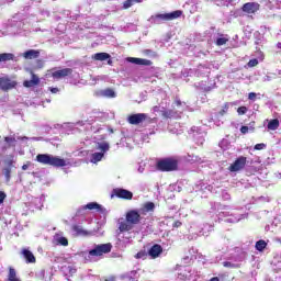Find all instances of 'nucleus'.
<instances>
[{"label":"nucleus","instance_id":"f257e3e1","mask_svg":"<svg viewBox=\"0 0 281 281\" xmlns=\"http://www.w3.org/2000/svg\"><path fill=\"white\" fill-rule=\"evenodd\" d=\"M36 161L44 166H53V168H65V166H67V161L65 159L49 154H38L36 156Z\"/></svg>","mask_w":281,"mask_h":281},{"label":"nucleus","instance_id":"f03ea898","mask_svg":"<svg viewBox=\"0 0 281 281\" xmlns=\"http://www.w3.org/2000/svg\"><path fill=\"white\" fill-rule=\"evenodd\" d=\"M183 15V11L181 10H176L172 11L171 13H158L156 15H151L149 21L154 25H161L162 21H175V19H180V16Z\"/></svg>","mask_w":281,"mask_h":281},{"label":"nucleus","instance_id":"7ed1b4c3","mask_svg":"<svg viewBox=\"0 0 281 281\" xmlns=\"http://www.w3.org/2000/svg\"><path fill=\"white\" fill-rule=\"evenodd\" d=\"M179 168V161L173 158H165L160 159L156 164V169L160 172H173L175 170H178Z\"/></svg>","mask_w":281,"mask_h":281},{"label":"nucleus","instance_id":"20e7f679","mask_svg":"<svg viewBox=\"0 0 281 281\" xmlns=\"http://www.w3.org/2000/svg\"><path fill=\"white\" fill-rule=\"evenodd\" d=\"M112 249L113 245L111 243L99 244L95 245L93 249L89 250V256H92L93 258H100L104 254H111Z\"/></svg>","mask_w":281,"mask_h":281},{"label":"nucleus","instance_id":"39448f33","mask_svg":"<svg viewBox=\"0 0 281 281\" xmlns=\"http://www.w3.org/2000/svg\"><path fill=\"white\" fill-rule=\"evenodd\" d=\"M245 166H247V157L239 156L235 159V161L228 167L229 172H240V170H245Z\"/></svg>","mask_w":281,"mask_h":281},{"label":"nucleus","instance_id":"423d86ee","mask_svg":"<svg viewBox=\"0 0 281 281\" xmlns=\"http://www.w3.org/2000/svg\"><path fill=\"white\" fill-rule=\"evenodd\" d=\"M113 196H116L117 199H123L124 201H133V192L122 188L113 189L111 199H113Z\"/></svg>","mask_w":281,"mask_h":281},{"label":"nucleus","instance_id":"0eeeda50","mask_svg":"<svg viewBox=\"0 0 281 281\" xmlns=\"http://www.w3.org/2000/svg\"><path fill=\"white\" fill-rule=\"evenodd\" d=\"M125 221L133 225H139L142 223V213L137 210H130L125 215Z\"/></svg>","mask_w":281,"mask_h":281},{"label":"nucleus","instance_id":"6e6552de","mask_svg":"<svg viewBox=\"0 0 281 281\" xmlns=\"http://www.w3.org/2000/svg\"><path fill=\"white\" fill-rule=\"evenodd\" d=\"M148 120V114L146 113H136V114H131L127 117L128 124H132L133 126H137L142 124L143 122H146Z\"/></svg>","mask_w":281,"mask_h":281},{"label":"nucleus","instance_id":"1a4fd4ad","mask_svg":"<svg viewBox=\"0 0 281 281\" xmlns=\"http://www.w3.org/2000/svg\"><path fill=\"white\" fill-rule=\"evenodd\" d=\"M260 10V3L258 2H246L241 7V11L246 14H256Z\"/></svg>","mask_w":281,"mask_h":281},{"label":"nucleus","instance_id":"9d476101","mask_svg":"<svg viewBox=\"0 0 281 281\" xmlns=\"http://www.w3.org/2000/svg\"><path fill=\"white\" fill-rule=\"evenodd\" d=\"M74 74V69L71 68H64L57 71L52 72V78L54 80H63V78H67Z\"/></svg>","mask_w":281,"mask_h":281},{"label":"nucleus","instance_id":"9b49d317","mask_svg":"<svg viewBox=\"0 0 281 281\" xmlns=\"http://www.w3.org/2000/svg\"><path fill=\"white\" fill-rule=\"evenodd\" d=\"M71 229H72L75 236H81L83 238H87V237L93 235V232L85 229V227H82V226H80L78 224L72 225Z\"/></svg>","mask_w":281,"mask_h":281},{"label":"nucleus","instance_id":"f8f14e48","mask_svg":"<svg viewBox=\"0 0 281 281\" xmlns=\"http://www.w3.org/2000/svg\"><path fill=\"white\" fill-rule=\"evenodd\" d=\"M14 87H16L15 81L9 78H0V89H2V91H10V89H14Z\"/></svg>","mask_w":281,"mask_h":281},{"label":"nucleus","instance_id":"ddd939ff","mask_svg":"<svg viewBox=\"0 0 281 281\" xmlns=\"http://www.w3.org/2000/svg\"><path fill=\"white\" fill-rule=\"evenodd\" d=\"M147 254L148 256H150V258H153V260H155V258H159V256L164 254V248L161 247V245L156 244L148 250Z\"/></svg>","mask_w":281,"mask_h":281},{"label":"nucleus","instance_id":"4468645a","mask_svg":"<svg viewBox=\"0 0 281 281\" xmlns=\"http://www.w3.org/2000/svg\"><path fill=\"white\" fill-rule=\"evenodd\" d=\"M32 79L23 81V87L26 89H31V87H37V85H41V79L36 74L31 72Z\"/></svg>","mask_w":281,"mask_h":281},{"label":"nucleus","instance_id":"2eb2a0df","mask_svg":"<svg viewBox=\"0 0 281 281\" xmlns=\"http://www.w3.org/2000/svg\"><path fill=\"white\" fill-rule=\"evenodd\" d=\"M25 60H36V58L41 57V50L29 49L22 54Z\"/></svg>","mask_w":281,"mask_h":281},{"label":"nucleus","instance_id":"dca6fc26","mask_svg":"<svg viewBox=\"0 0 281 281\" xmlns=\"http://www.w3.org/2000/svg\"><path fill=\"white\" fill-rule=\"evenodd\" d=\"M130 63H134V65H143L144 67H150V65H153V61L150 59H144V58H137V57H131Z\"/></svg>","mask_w":281,"mask_h":281},{"label":"nucleus","instance_id":"f3484780","mask_svg":"<svg viewBox=\"0 0 281 281\" xmlns=\"http://www.w3.org/2000/svg\"><path fill=\"white\" fill-rule=\"evenodd\" d=\"M22 255L24 256V259L26 260L27 265H34V262H36V257L31 250L23 249Z\"/></svg>","mask_w":281,"mask_h":281},{"label":"nucleus","instance_id":"a211bd4d","mask_svg":"<svg viewBox=\"0 0 281 281\" xmlns=\"http://www.w3.org/2000/svg\"><path fill=\"white\" fill-rule=\"evenodd\" d=\"M148 212H155V203L153 202H147L143 205V207L139 209V213L143 216H146V214H148Z\"/></svg>","mask_w":281,"mask_h":281},{"label":"nucleus","instance_id":"6ab92c4d","mask_svg":"<svg viewBox=\"0 0 281 281\" xmlns=\"http://www.w3.org/2000/svg\"><path fill=\"white\" fill-rule=\"evenodd\" d=\"M109 58H111V55L109 53H95L92 56L93 60H100V61L109 60Z\"/></svg>","mask_w":281,"mask_h":281},{"label":"nucleus","instance_id":"aec40b11","mask_svg":"<svg viewBox=\"0 0 281 281\" xmlns=\"http://www.w3.org/2000/svg\"><path fill=\"white\" fill-rule=\"evenodd\" d=\"M119 229L120 232H131V229H133V224L130 223L128 221L121 222L119 224Z\"/></svg>","mask_w":281,"mask_h":281},{"label":"nucleus","instance_id":"412c9836","mask_svg":"<svg viewBox=\"0 0 281 281\" xmlns=\"http://www.w3.org/2000/svg\"><path fill=\"white\" fill-rule=\"evenodd\" d=\"M83 210H97V212L102 211V205L98 202H90L83 206Z\"/></svg>","mask_w":281,"mask_h":281},{"label":"nucleus","instance_id":"4be33fe9","mask_svg":"<svg viewBox=\"0 0 281 281\" xmlns=\"http://www.w3.org/2000/svg\"><path fill=\"white\" fill-rule=\"evenodd\" d=\"M278 128H280V121L278 119L271 120L268 123L269 131H278Z\"/></svg>","mask_w":281,"mask_h":281},{"label":"nucleus","instance_id":"5701e85b","mask_svg":"<svg viewBox=\"0 0 281 281\" xmlns=\"http://www.w3.org/2000/svg\"><path fill=\"white\" fill-rule=\"evenodd\" d=\"M8 60H14V54L12 53L0 54V63H5Z\"/></svg>","mask_w":281,"mask_h":281},{"label":"nucleus","instance_id":"b1692460","mask_svg":"<svg viewBox=\"0 0 281 281\" xmlns=\"http://www.w3.org/2000/svg\"><path fill=\"white\" fill-rule=\"evenodd\" d=\"M101 95H103V98H115V90L111 89V88H106L105 90H102Z\"/></svg>","mask_w":281,"mask_h":281},{"label":"nucleus","instance_id":"393cba45","mask_svg":"<svg viewBox=\"0 0 281 281\" xmlns=\"http://www.w3.org/2000/svg\"><path fill=\"white\" fill-rule=\"evenodd\" d=\"M255 249H257V251H265V249H267V241L263 239L256 241Z\"/></svg>","mask_w":281,"mask_h":281},{"label":"nucleus","instance_id":"a878e982","mask_svg":"<svg viewBox=\"0 0 281 281\" xmlns=\"http://www.w3.org/2000/svg\"><path fill=\"white\" fill-rule=\"evenodd\" d=\"M103 158H104V153H94L91 156V162L98 164V161H102Z\"/></svg>","mask_w":281,"mask_h":281},{"label":"nucleus","instance_id":"bb28decb","mask_svg":"<svg viewBox=\"0 0 281 281\" xmlns=\"http://www.w3.org/2000/svg\"><path fill=\"white\" fill-rule=\"evenodd\" d=\"M4 142L8 144V146L4 147V150H7V148H12V146H15L14 144H16V138L15 137L5 136L4 137Z\"/></svg>","mask_w":281,"mask_h":281},{"label":"nucleus","instance_id":"cd10ccee","mask_svg":"<svg viewBox=\"0 0 281 281\" xmlns=\"http://www.w3.org/2000/svg\"><path fill=\"white\" fill-rule=\"evenodd\" d=\"M134 258H136V260H146L148 258V251L146 250H139Z\"/></svg>","mask_w":281,"mask_h":281},{"label":"nucleus","instance_id":"c85d7f7f","mask_svg":"<svg viewBox=\"0 0 281 281\" xmlns=\"http://www.w3.org/2000/svg\"><path fill=\"white\" fill-rule=\"evenodd\" d=\"M162 117H165L166 120L173 117L175 115H177V112H175L173 110H164L161 112Z\"/></svg>","mask_w":281,"mask_h":281},{"label":"nucleus","instance_id":"c756f323","mask_svg":"<svg viewBox=\"0 0 281 281\" xmlns=\"http://www.w3.org/2000/svg\"><path fill=\"white\" fill-rule=\"evenodd\" d=\"M227 43H229V38L220 37L216 40L215 45H217V47H223V45H227Z\"/></svg>","mask_w":281,"mask_h":281},{"label":"nucleus","instance_id":"7c9ffc66","mask_svg":"<svg viewBox=\"0 0 281 281\" xmlns=\"http://www.w3.org/2000/svg\"><path fill=\"white\" fill-rule=\"evenodd\" d=\"M110 145L109 143L104 142V143H101L99 144V150H101L104 155V153H108V150L110 149Z\"/></svg>","mask_w":281,"mask_h":281},{"label":"nucleus","instance_id":"2f4dec72","mask_svg":"<svg viewBox=\"0 0 281 281\" xmlns=\"http://www.w3.org/2000/svg\"><path fill=\"white\" fill-rule=\"evenodd\" d=\"M227 111H229V103H225L223 105V109L220 111V115L223 117V115L227 114Z\"/></svg>","mask_w":281,"mask_h":281},{"label":"nucleus","instance_id":"473e14b6","mask_svg":"<svg viewBox=\"0 0 281 281\" xmlns=\"http://www.w3.org/2000/svg\"><path fill=\"white\" fill-rule=\"evenodd\" d=\"M223 267H226L228 269H238V265L232 263L229 261H224Z\"/></svg>","mask_w":281,"mask_h":281},{"label":"nucleus","instance_id":"72a5a7b5","mask_svg":"<svg viewBox=\"0 0 281 281\" xmlns=\"http://www.w3.org/2000/svg\"><path fill=\"white\" fill-rule=\"evenodd\" d=\"M59 245H63V247H67V245H69V240L67 239V237H60L58 239Z\"/></svg>","mask_w":281,"mask_h":281},{"label":"nucleus","instance_id":"f704fd0d","mask_svg":"<svg viewBox=\"0 0 281 281\" xmlns=\"http://www.w3.org/2000/svg\"><path fill=\"white\" fill-rule=\"evenodd\" d=\"M132 7H133V0H126V1L123 3L124 10H128V8H132Z\"/></svg>","mask_w":281,"mask_h":281},{"label":"nucleus","instance_id":"c9c22d12","mask_svg":"<svg viewBox=\"0 0 281 281\" xmlns=\"http://www.w3.org/2000/svg\"><path fill=\"white\" fill-rule=\"evenodd\" d=\"M267 148V145L263 143H259L255 145V150H265Z\"/></svg>","mask_w":281,"mask_h":281},{"label":"nucleus","instance_id":"e433bc0d","mask_svg":"<svg viewBox=\"0 0 281 281\" xmlns=\"http://www.w3.org/2000/svg\"><path fill=\"white\" fill-rule=\"evenodd\" d=\"M237 113L238 115H245V113H247V106H239Z\"/></svg>","mask_w":281,"mask_h":281},{"label":"nucleus","instance_id":"4c0bfd02","mask_svg":"<svg viewBox=\"0 0 281 281\" xmlns=\"http://www.w3.org/2000/svg\"><path fill=\"white\" fill-rule=\"evenodd\" d=\"M258 59L254 58L248 61V67H257Z\"/></svg>","mask_w":281,"mask_h":281},{"label":"nucleus","instance_id":"58836bf2","mask_svg":"<svg viewBox=\"0 0 281 281\" xmlns=\"http://www.w3.org/2000/svg\"><path fill=\"white\" fill-rule=\"evenodd\" d=\"M240 133H241L243 135H247V133H249V127L243 125V126L240 127Z\"/></svg>","mask_w":281,"mask_h":281},{"label":"nucleus","instance_id":"ea45409f","mask_svg":"<svg viewBox=\"0 0 281 281\" xmlns=\"http://www.w3.org/2000/svg\"><path fill=\"white\" fill-rule=\"evenodd\" d=\"M7 196L8 195L5 194V192L0 191V205H1V203H3L5 201Z\"/></svg>","mask_w":281,"mask_h":281},{"label":"nucleus","instance_id":"a19ab883","mask_svg":"<svg viewBox=\"0 0 281 281\" xmlns=\"http://www.w3.org/2000/svg\"><path fill=\"white\" fill-rule=\"evenodd\" d=\"M10 172H11L10 168L4 169V176L7 181H10Z\"/></svg>","mask_w":281,"mask_h":281},{"label":"nucleus","instance_id":"79ce46f5","mask_svg":"<svg viewBox=\"0 0 281 281\" xmlns=\"http://www.w3.org/2000/svg\"><path fill=\"white\" fill-rule=\"evenodd\" d=\"M181 225H183V223H182L181 221H176V222L172 224V227L179 228V227H181Z\"/></svg>","mask_w":281,"mask_h":281},{"label":"nucleus","instance_id":"37998d69","mask_svg":"<svg viewBox=\"0 0 281 281\" xmlns=\"http://www.w3.org/2000/svg\"><path fill=\"white\" fill-rule=\"evenodd\" d=\"M248 100H256V92H250L248 94Z\"/></svg>","mask_w":281,"mask_h":281},{"label":"nucleus","instance_id":"c03bdc74","mask_svg":"<svg viewBox=\"0 0 281 281\" xmlns=\"http://www.w3.org/2000/svg\"><path fill=\"white\" fill-rule=\"evenodd\" d=\"M115 280H116L115 276H110L104 279V281H115Z\"/></svg>","mask_w":281,"mask_h":281},{"label":"nucleus","instance_id":"a18cd8bd","mask_svg":"<svg viewBox=\"0 0 281 281\" xmlns=\"http://www.w3.org/2000/svg\"><path fill=\"white\" fill-rule=\"evenodd\" d=\"M49 91L53 92V93H58V88H49Z\"/></svg>","mask_w":281,"mask_h":281},{"label":"nucleus","instance_id":"49530a36","mask_svg":"<svg viewBox=\"0 0 281 281\" xmlns=\"http://www.w3.org/2000/svg\"><path fill=\"white\" fill-rule=\"evenodd\" d=\"M175 104H176V106H181V100L177 99V100L175 101Z\"/></svg>","mask_w":281,"mask_h":281},{"label":"nucleus","instance_id":"de8ad7c7","mask_svg":"<svg viewBox=\"0 0 281 281\" xmlns=\"http://www.w3.org/2000/svg\"><path fill=\"white\" fill-rule=\"evenodd\" d=\"M209 281H221V279H218V277H213Z\"/></svg>","mask_w":281,"mask_h":281},{"label":"nucleus","instance_id":"09e8293b","mask_svg":"<svg viewBox=\"0 0 281 281\" xmlns=\"http://www.w3.org/2000/svg\"><path fill=\"white\" fill-rule=\"evenodd\" d=\"M108 65L112 66L113 65V59L110 57L108 58Z\"/></svg>","mask_w":281,"mask_h":281},{"label":"nucleus","instance_id":"8fccbe9b","mask_svg":"<svg viewBox=\"0 0 281 281\" xmlns=\"http://www.w3.org/2000/svg\"><path fill=\"white\" fill-rule=\"evenodd\" d=\"M30 168V165H23L22 170H27Z\"/></svg>","mask_w":281,"mask_h":281},{"label":"nucleus","instance_id":"3c124183","mask_svg":"<svg viewBox=\"0 0 281 281\" xmlns=\"http://www.w3.org/2000/svg\"><path fill=\"white\" fill-rule=\"evenodd\" d=\"M133 3H142L143 0H132Z\"/></svg>","mask_w":281,"mask_h":281},{"label":"nucleus","instance_id":"603ef678","mask_svg":"<svg viewBox=\"0 0 281 281\" xmlns=\"http://www.w3.org/2000/svg\"><path fill=\"white\" fill-rule=\"evenodd\" d=\"M278 49H281V42L277 44Z\"/></svg>","mask_w":281,"mask_h":281}]
</instances>
